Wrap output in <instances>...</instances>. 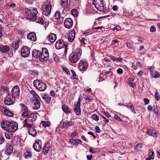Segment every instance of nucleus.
<instances>
[{"label":"nucleus","instance_id":"obj_59","mask_svg":"<svg viewBox=\"0 0 160 160\" xmlns=\"http://www.w3.org/2000/svg\"><path fill=\"white\" fill-rule=\"evenodd\" d=\"M148 69L150 72L154 70V69L155 68L154 66H148Z\"/></svg>","mask_w":160,"mask_h":160},{"label":"nucleus","instance_id":"obj_9","mask_svg":"<svg viewBox=\"0 0 160 160\" xmlns=\"http://www.w3.org/2000/svg\"><path fill=\"white\" fill-rule=\"evenodd\" d=\"M30 54V49L27 46L23 47L21 50V56L24 58L28 57Z\"/></svg>","mask_w":160,"mask_h":160},{"label":"nucleus","instance_id":"obj_25","mask_svg":"<svg viewBox=\"0 0 160 160\" xmlns=\"http://www.w3.org/2000/svg\"><path fill=\"white\" fill-rule=\"evenodd\" d=\"M32 127V126L26 127L27 128H29V129L28 130L29 134L32 136L33 137H34L36 135L37 132L35 129L34 128Z\"/></svg>","mask_w":160,"mask_h":160},{"label":"nucleus","instance_id":"obj_58","mask_svg":"<svg viewBox=\"0 0 160 160\" xmlns=\"http://www.w3.org/2000/svg\"><path fill=\"white\" fill-rule=\"evenodd\" d=\"M63 71L65 72L67 74L69 75L70 74V72L67 68H63Z\"/></svg>","mask_w":160,"mask_h":160},{"label":"nucleus","instance_id":"obj_7","mask_svg":"<svg viewBox=\"0 0 160 160\" xmlns=\"http://www.w3.org/2000/svg\"><path fill=\"white\" fill-rule=\"evenodd\" d=\"M43 12V15L48 16L49 15L51 12L52 5L50 1H47L42 6Z\"/></svg>","mask_w":160,"mask_h":160},{"label":"nucleus","instance_id":"obj_27","mask_svg":"<svg viewBox=\"0 0 160 160\" xmlns=\"http://www.w3.org/2000/svg\"><path fill=\"white\" fill-rule=\"evenodd\" d=\"M13 132L8 131L7 132H3L6 138L8 139H12L13 137V134L12 133Z\"/></svg>","mask_w":160,"mask_h":160},{"label":"nucleus","instance_id":"obj_45","mask_svg":"<svg viewBox=\"0 0 160 160\" xmlns=\"http://www.w3.org/2000/svg\"><path fill=\"white\" fill-rule=\"evenodd\" d=\"M35 21H36V22L38 23H42L43 22V19L41 17H40L37 19L36 18Z\"/></svg>","mask_w":160,"mask_h":160},{"label":"nucleus","instance_id":"obj_60","mask_svg":"<svg viewBox=\"0 0 160 160\" xmlns=\"http://www.w3.org/2000/svg\"><path fill=\"white\" fill-rule=\"evenodd\" d=\"M100 116L104 120V122H105V123H108L109 122V120L106 118V117H104V116L102 115L101 114L100 115Z\"/></svg>","mask_w":160,"mask_h":160},{"label":"nucleus","instance_id":"obj_24","mask_svg":"<svg viewBox=\"0 0 160 160\" xmlns=\"http://www.w3.org/2000/svg\"><path fill=\"white\" fill-rule=\"evenodd\" d=\"M32 57L35 58H38L40 57L41 55V51L36 49H34L32 52Z\"/></svg>","mask_w":160,"mask_h":160},{"label":"nucleus","instance_id":"obj_14","mask_svg":"<svg viewBox=\"0 0 160 160\" xmlns=\"http://www.w3.org/2000/svg\"><path fill=\"white\" fill-rule=\"evenodd\" d=\"M79 68L81 71H84L87 68V63L86 61L81 60L78 64Z\"/></svg>","mask_w":160,"mask_h":160},{"label":"nucleus","instance_id":"obj_21","mask_svg":"<svg viewBox=\"0 0 160 160\" xmlns=\"http://www.w3.org/2000/svg\"><path fill=\"white\" fill-rule=\"evenodd\" d=\"M21 138L18 135H15L12 139V141L14 144L16 145L19 144L21 142Z\"/></svg>","mask_w":160,"mask_h":160},{"label":"nucleus","instance_id":"obj_35","mask_svg":"<svg viewBox=\"0 0 160 160\" xmlns=\"http://www.w3.org/2000/svg\"><path fill=\"white\" fill-rule=\"evenodd\" d=\"M30 93L32 94L34 97L35 99L37 98V99H39V96L36 93V92L33 90H32L30 92Z\"/></svg>","mask_w":160,"mask_h":160},{"label":"nucleus","instance_id":"obj_20","mask_svg":"<svg viewBox=\"0 0 160 160\" xmlns=\"http://www.w3.org/2000/svg\"><path fill=\"white\" fill-rule=\"evenodd\" d=\"M47 39L51 42H54L57 38L56 35L53 33H50L47 37Z\"/></svg>","mask_w":160,"mask_h":160},{"label":"nucleus","instance_id":"obj_28","mask_svg":"<svg viewBox=\"0 0 160 160\" xmlns=\"http://www.w3.org/2000/svg\"><path fill=\"white\" fill-rule=\"evenodd\" d=\"M79 3V0H70L69 3V7L72 8L76 6Z\"/></svg>","mask_w":160,"mask_h":160},{"label":"nucleus","instance_id":"obj_23","mask_svg":"<svg viewBox=\"0 0 160 160\" xmlns=\"http://www.w3.org/2000/svg\"><path fill=\"white\" fill-rule=\"evenodd\" d=\"M80 105L78 104H76L74 106V109L75 113L77 115H80L81 114V111L80 109Z\"/></svg>","mask_w":160,"mask_h":160},{"label":"nucleus","instance_id":"obj_44","mask_svg":"<svg viewBox=\"0 0 160 160\" xmlns=\"http://www.w3.org/2000/svg\"><path fill=\"white\" fill-rule=\"evenodd\" d=\"M19 46V42H17L13 45V47L15 48V50L16 51L18 49Z\"/></svg>","mask_w":160,"mask_h":160},{"label":"nucleus","instance_id":"obj_33","mask_svg":"<svg viewBox=\"0 0 160 160\" xmlns=\"http://www.w3.org/2000/svg\"><path fill=\"white\" fill-rule=\"evenodd\" d=\"M62 109L63 111L66 114L70 113L71 111L69 110L68 107L66 105L64 104L62 106Z\"/></svg>","mask_w":160,"mask_h":160},{"label":"nucleus","instance_id":"obj_22","mask_svg":"<svg viewBox=\"0 0 160 160\" xmlns=\"http://www.w3.org/2000/svg\"><path fill=\"white\" fill-rule=\"evenodd\" d=\"M27 37L28 39L34 41H35L37 40L36 34L34 32H32L28 33Z\"/></svg>","mask_w":160,"mask_h":160},{"label":"nucleus","instance_id":"obj_10","mask_svg":"<svg viewBox=\"0 0 160 160\" xmlns=\"http://www.w3.org/2000/svg\"><path fill=\"white\" fill-rule=\"evenodd\" d=\"M15 98H13L12 97V98L11 97L10 94L8 93L4 99V103L7 105H10L13 104L15 102Z\"/></svg>","mask_w":160,"mask_h":160},{"label":"nucleus","instance_id":"obj_46","mask_svg":"<svg viewBox=\"0 0 160 160\" xmlns=\"http://www.w3.org/2000/svg\"><path fill=\"white\" fill-rule=\"evenodd\" d=\"M142 144H138L135 147L134 149L136 150H139V149L142 148Z\"/></svg>","mask_w":160,"mask_h":160},{"label":"nucleus","instance_id":"obj_13","mask_svg":"<svg viewBox=\"0 0 160 160\" xmlns=\"http://www.w3.org/2000/svg\"><path fill=\"white\" fill-rule=\"evenodd\" d=\"M64 24L66 28L70 29L72 28L73 25V21L71 18H67L65 20Z\"/></svg>","mask_w":160,"mask_h":160},{"label":"nucleus","instance_id":"obj_6","mask_svg":"<svg viewBox=\"0 0 160 160\" xmlns=\"http://www.w3.org/2000/svg\"><path fill=\"white\" fill-rule=\"evenodd\" d=\"M33 84L34 86L40 91H43L46 88V84L40 80H35L33 82Z\"/></svg>","mask_w":160,"mask_h":160},{"label":"nucleus","instance_id":"obj_34","mask_svg":"<svg viewBox=\"0 0 160 160\" xmlns=\"http://www.w3.org/2000/svg\"><path fill=\"white\" fill-rule=\"evenodd\" d=\"M151 76L153 78H157L160 76L159 73L157 71L154 70L151 72Z\"/></svg>","mask_w":160,"mask_h":160},{"label":"nucleus","instance_id":"obj_53","mask_svg":"<svg viewBox=\"0 0 160 160\" xmlns=\"http://www.w3.org/2000/svg\"><path fill=\"white\" fill-rule=\"evenodd\" d=\"M53 58L55 62H58L59 61V58L58 56L56 54H53Z\"/></svg>","mask_w":160,"mask_h":160},{"label":"nucleus","instance_id":"obj_64","mask_svg":"<svg viewBox=\"0 0 160 160\" xmlns=\"http://www.w3.org/2000/svg\"><path fill=\"white\" fill-rule=\"evenodd\" d=\"M96 132H98V133H100L101 132V130L99 128V127L98 126H97L95 127V128Z\"/></svg>","mask_w":160,"mask_h":160},{"label":"nucleus","instance_id":"obj_63","mask_svg":"<svg viewBox=\"0 0 160 160\" xmlns=\"http://www.w3.org/2000/svg\"><path fill=\"white\" fill-rule=\"evenodd\" d=\"M67 126V123L64 121L62 122V125L61 127L62 128H64Z\"/></svg>","mask_w":160,"mask_h":160},{"label":"nucleus","instance_id":"obj_39","mask_svg":"<svg viewBox=\"0 0 160 160\" xmlns=\"http://www.w3.org/2000/svg\"><path fill=\"white\" fill-rule=\"evenodd\" d=\"M42 125L45 127H49L50 125V123L49 121H42L41 122Z\"/></svg>","mask_w":160,"mask_h":160},{"label":"nucleus","instance_id":"obj_12","mask_svg":"<svg viewBox=\"0 0 160 160\" xmlns=\"http://www.w3.org/2000/svg\"><path fill=\"white\" fill-rule=\"evenodd\" d=\"M12 96L13 98H18L20 94V90L18 86L14 87L12 90Z\"/></svg>","mask_w":160,"mask_h":160},{"label":"nucleus","instance_id":"obj_43","mask_svg":"<svg viewBox=\"0 0 160 160\" xmlns=\"http://www.w3.org/2000/svg\"><path fill=\"white\" fill-rule=\"evenodd\" d=\"M71 13L72 15L74 17L77 16L78 14L77 11L75 9H72L71 11Z\"/></svg>","mask_w":160,"mask_h":160},{"label":"nucleus","instance_id":"obj_8","mask_svg":"<svg viewBox=\"0 0 160 160\" xmlns=\"http://www.w3.org/2000/svg\"><path fill=\"white\" fill-rule=\"evenodd\" d=\"M49 54L47 48H43L41 52V55L39 57V60L42 62H46L49 59Z\"/></svg>","mask_w":160,"mask_h":160},{"label":"nucleus","instance_id":"obj_47","mask_svg":"<svg viewBox=\"0 0 160 160\" xmlns=\"http://www.w3.org/2000/svg\"><path fill=\"white\" fill-rule=\"evenodd\" d=\"M155 97L157 101H158L160 99V96L159 94L158 93L157 91H156Z\"/></svg>","mask_w":160,"mask_h":160},{"label":"nucleus","instance_id":"obj_26","mask_svg":"<svg viewBox=\"0 0 160 160\" xmlns=\"http://www.w3.org/2000/svg\"><path fill=\"white\" fill-rule=\"evenodd\" d=\"M9 49V47L7 45L0 44V51L3 53H5L8 51Z\"/></svg>","mask_w":160,"mask_h":160},{"label":"nucleus","instance_id":"obj_19","mask_svg":"<svg viewBox=\"0 0 160 160\" xmlns=\"http://www.w3.org/2000/svg\"><path fill=\"white\" fill-rule=\"evenodd\" d=\"M76 33L74 30H72L69 33L68 37V39L70 42H72L74 40L75 37Z\"/></svg>","mask_w":160,"mask_h":160},{"label":"nucleus","instance_id":"obj_3","mask_svg":"<svg viewBox=\"0 0 160 160\" xmlns=\"http://www.w3.org/2000/svg\"><path fill=\"white\" fill-rule=\"evenodd\" d=\"M22 11L27 19L32 21H35L36 19L38 13L36 8H34L30 9L26 8L23 9Z\"/></svg>","mask_w":160,"mask_h":160},{"label":"nucleus","instance_id":"obj_49","mask_svg":"<svg viewBox=\"0 0 160 160\" xmlns=\"http://www.w3.org/2000/svg\"><path fill=\"white\" fill-rule=\"evenodd\" d=\"M4 140V138L2 137V135H0V144L3 143Z\"/></svg>","mask_w":160,"mask_h":160},{"label":"nucleus","instance_id":"obj_56","mask_svg":"<svg viewBox=\"0 0 160 160\" xmlns=\"http://www.w3.org/2000/svg\"><path fill=\"white\" fill-rule=\"evenodd\" d=\"M117 72L118 74H122L123 73V71L122 69L119 68L117 70Z\"/></svg>","mask_w":160,"mask_h":160},{"label":"nucleus","instance_id":"obj_30","mask_svg":"<svg viewBox=\"0 0 160 160\" xmlns=\"http://www.w3.org/2000/svg\"><path fill=\"white\" fill-rule=\"evenodd\" d=\"M13 151V147L11 145H9L7 147L5 151L6 154L9 155H10Z\"/></svg>","mask_w":160,"mask_h":160},{"label":"nucleus","instance_id":"obj_51","mask_svg":"<svg viewBox=\"0 0 160 160\" xmlns=\"http://www.w3.org/2000/svg\"><path fill=\"white\" fill-rule=\"evenodd\" d=\"M50 95L52 97H56L57 96L56 94L55 93L54 91L53 90L51 91L50 92Z\"/></svg>","mask_w":160,"mask_h":160},{"label":"nucleus","instance_id":"obj_11","mask_svg":"<svg viewBox=\"0 0 160 160\" xmlns=\"http://www.w3.org/2000/svg\"><path fill=\"white\" fill-rule=\"evenodd\" d=\"M42 142L41 140L37 139L36 140L35 142L33 145V147L34 150L37 152L41 151L42 149Z\"/></svg>","mask_w":160,"mask_h":160},{"label":"nucleus","instance_id":"obj_42","mask_svg":"<svg viewBox=\"0 0 160 160\" xmlns=\"http://www.w3.org/2000/svg\"><path fill=\"white\" fill-rule=\"evenodd\" d=\"M92 118L96 121H98L99 120V117L96 114H93L92 116Z\"/></svg>","mask_w":160,"mask_h":160},{"label":"nucleus","instance_id":"obj_1","mask_svg":"<svg viewBox=\"0 0 160 160\" xmlns=\"http://www.w3.org/2000/svg\"><path fill=\"white\" fill-rule=\"evenodd\" d=\"M21 113L22 117L26 118L23 121V127L32 126L33 122L35 121L37 118V116L28 110L27 106L23 104H20Z\"/></svg>","mask_w":160,"mask_h":160},{"label":"nucleus","instance_id":"obj_31","mask_svg":"<svg viewBox=\"0 0 160 160\" xmlns=\"http://www.w3.org/2000/svg\"><path fill=\"white\" fill-rule=\"evenodd\" d=\"M32 153L31 151L27 150L25 151L23 154V157L26 159H28L31 158Z\"/></svg>","mask_w":160,"mask_h":160},{"label":"nucleus","instance_id":"obj_18","mask_svg":"<svg viewBox=\"0 0 160 160\" xmlns=\"http://www.w3.org/2000/svg\"><path fill=\"white\" fill-rule=\"evenodd\" d=\"M146 133L150 136L155 137H157L158 135L157 131L153 129H148Z\"/></svg>","mask_w":160,"mask_h":160},{"label":"nucleus","instance_id":"obj_50","mask_svg":"<svg viewBox=\"0 0 160 160\" xmlns=\"http://www.w3.org/2000/svg\"><path fill=\"white\" fill-rule=\"evenodd\" d=\"M3 28L2 26L0 25V38H2L3 36V33L2 32Z\"/></svg>","mask_w":160,"mask_h":160},{"label":"nucleus","instance_id":"obj_16","mask_svg":"<svg viewBox=\"0 0 160 160\" xmlns=\"http://www.w3.org/2000/svg\"><path fill=\"white\" fill-rule=\"evenodd\" d=\"M65 46V43L62 39L58 40L55 44V47L57 49L62 48Z\"/></svg>","mask_w":160,"mask_h":160},{"label":"nucleus","instance_id":"obj_38","mask_svg":"<svg viewBox=\"0 0 160 160\" xmlns=\"http://www.w3.org/2000/svg\"><path fill=\"white\" fill-rule=\"evenodd\" d=\"M153 114H155L157 116H158V109L157 106L156 105H154L153 106Z\"/></svg>","mask_w":160,"mask_h":160},{"label":"nucleus","instance_id":"obj_36","mask_svg":"<svg viewBox=\"0 0 160 160\" xmlns=\"http://www.w3.org/2000/svg\"><path fill=\"white\" fill-rule=\"evenodd\" d=\"M68 0H61V5L63 7H65L68 6Z\"/></svg>","mask_w":160,"mask_h":160},{"label":"nucleus","instance_id":"obj_15","mask_svg":"<svg viewBox=\"0 0 160 160\" xmlns=\"http://www.w3.org/2000/svg\"><path fill=\"white\" fill-rule=\"evenodd\" d=\"M0 110L3 113H4L8 116L12 117L13 116V114L12 112L8 110L3 106H0Z\"/></svg>","mask_w":160,"mask_h":160},{"label":"nucleus","instance_id":"obj_4","mask_svg":"<svg viewBox=\"0 0 160 160\" xmlns=\"http://www.w3.org/2000/svg\"><path fill=\"white\" fill-rule=\"evenodd\" d=\"M82 49L80 48H77L74 52H72L69 56V61L73 63H76L80 58L82 55Z\"/></svg>","mask_w":160,"mask_h":160},{"label":"nucleus","instance_id":"obj_32","mask_svg":"<svg viewBox=\"0 0 160 160\" xmlns=\"http://www.w3.org/2000/svg\"><path fill=\"white\" fill-rule=\"evenodd\" d=\"M50 149V145L48 144H46L44 147V148L43 149V151L44 154L46 155L48 152L49 151Z\"/></svg>","mask_w":160,"mask_h":160},{"label":"nucleus","instance_id":"obj_5","mask_svg":"<svg viewBox=\"0 0 160 160\" xmlns=\"http://www.w3.org/2000/svg\"><path fill=\"white\" fill-rule=\"evenodd\" d=\"M103 0H94L93 4L99 11L106 13L107 10L105 5H104Z\"/></svg>","mask_w":160,"mask_h":160},{"label":"nucleus","instance_id":"obj_57","mask_svg":"<svg viewBox=\"0 0 160 160\" xmlns=\"http://www.w3.org/2000/svg\"><path fill=\"white\" fill-rule=\"evenodd\" d=\"M144 102L145 105H147L149 103V100L148 99L145 98H144Z\"/></svg>","mask_w":160,"mask_h":160},{"label":"nucleus","instance_id":"obj_17","mask_svg":"<svg viewBox=\"0 0 160 160\" xmlns=\"http://www.w3.org/2000/svg\"><path fill=\"white\" fill-rule=\"evenodd\" d=\"M40 98L37 99V98L35 99L33 101L32 103L33 104V108L35 110H38L39 108L40 107V103L39 101Z\"/></svg>","mask_w":160,"mask_h":160},{"label":"nucleus","instance_id":"obj_41","mask_svg":"<svg viewBox=\"0 0 160 160\" xmlns=\"http://www.w3.org/2000/svg\"><path fill=\"white\" fill-rule=\"evenodd\" d=\"M154 152L153 151H150V150H149V157H150L152 159H153L154 158V156L153 154Z\"/></svg>","mask_w":160,"mask_h":160},{"label":"nucleus","instance_id":"obj_62","mask_svg":"<svg viewBox=\"0 0 160 160\" xmlns=\"http://www.w3.org/2000/svg\"><path fill=\"white\" fill-rule=\"evenodd\" d=\"M81 43L84 44H86L87 41L86 39L84 38H82L81 40Z\"/></svg>","mask_w":160,"mask_h":160},{"label":"nucleus","instance_id":"obj_54","mask_svg":"<svg viewBox=\"0 0 160 160\" xmlns=\"http://www.w3.org/2000/svg\"><path fill=\"white\" fill-rule=\"evenodd\" d=\"M126 46L129 49H132V46L130 42H128L126 43Z\"/></svg>","mask_w":160,"mask_h":160},{"label":"nucleus","instance_id":"obj_61","mask_svg":"<svg viewBox=\"0 0 160 160\" xmlns=\"http://www.w3.org/2000/svg\"><path fill=\"white\" fill-rule=\"evenodd\" d=\"M122 58H115V62H121L122 61Z\"/></svg>","mask_w":160,"mask_h":160},{"label":"nucleus","instance_id":"obj_37","mask_svg":"<svg viewBox=\"0 0 160 160\" xmlns=\"http://www.w3.org/2000/svg\"><path fill=\"white\" fill-rule=\"evenodd\" d=\"M124 106L127 107L128 108H130L132 112H133V111L135 109L133 108L132 104L131 102H130L127 105H124Z\"/></svg>","mask_w":160,"mask_h":160},{"label":"nucleus","instance_id":"obj_55","mask_svg":"<svg viewBox=\"0 0 160 160\" xmlns=\"http://www.w3.org/2000/svg\"><path fill=\"white\" fill-rule=\"evenodd\" d=\"M114 118L115 120L119 121H121L122 120L121 118L117 115H115Z\"/></svg>","mask_w":160,"mask_h":160},{"label":"nucleus","instance_id":"obj_29","mask_svg":"<svg viewBox=\"0 0 160 160\" xmlns=\"http://www.w3.org/2000/svg\"><path fill=\"white\" fill-rule=\"evenodd\" d=\"M42 98L46 103H50L51 100V98L49 95L44 94L42 95Z\"/></svg>","mask_w":160,"mask_h":160},{"label":"nucleus","instance_id":"obj_40","mask_svg":"<svg viewBox=\"0 0 160 160\" xmlns=\"http://www.w3.org/2000/svg\"><path fill=\"white\" fill-rule=\"evenodd\" d=\"M61 16V13L59 11H57L54 16V17L56 20L60 18Z\"/></svg>","mask_w":160,"mask_h":160},{"label":"nucleus","instance_id":"obj_48","mask_svg":"<svg viewBox=\"0 0 160 160\" xmlns=\"http://www.w3.org/2000/svg\"><path fill=\"white\" fill-rule=\"evenodd\" d=\"M84 96H85L84 98L88 102H89L91 101V99L88 96L86 95H84Z\"/></svg>","mask_w":160,"mask_h":160},{"label":"nucleus","instance_id":"obj_2","mask_svg":"<svg viewBox=\"0 0 160 160\" xmlns=\"http://www.w3.org/2000/svg\"><path fill=\"white\" fill-rule=\"evenodd\" d=\"M2 128L7 131L14 132L18 129V124L13 121L4 120L1 123Z\"/></svg>","mask_w":160,"mask_h":160},{"label":"nucleus","instance_id":"obj_52","mask_svg":"<svg viewBox=\"0 0 160 160\" xmlns=\"http://www.w3.org/2000/svg\"><path fill=\"white\" fill-rule=\"evenodd\" d=\"M107 67L109 68H109V70L108 71H106L104 73H105V75H106L110 74V73L111 72V71L112 70V68H111V66H107Z\"/></svg>","mask_w":160,"mask_h":160}]
</instances>
